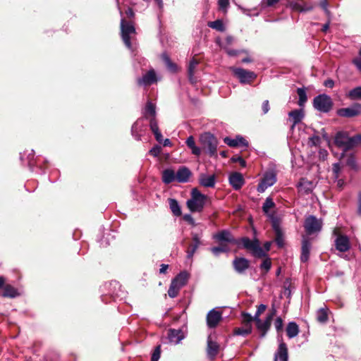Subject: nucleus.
<instances>
[{
  "label": "nucleus",
  "instance_id": "obj_1",
  "mask_svg": "<svg viewBox=\"0 0 361 361\" xmlns=\"http://www.w3.org/2000/svg\"><path fill=\"white\" fill-rule=\"evenodd\" d=\"M207 196L201 193L197 188L191 191V197L186 202V205L191 212H201L206 204Z\"/></svg>",
  "mask_w": 361,
  "mask_h": 361
},
{
  "label": "nucleus",
  "instance_id": "obj_2",
  "mask_svg": "<svg viewBox=\"0 0 361 361\" xmlns=\"http://www.w3.org/2000/svg\"><path fill=\"white\" fill-rule=\"evenodd\" d=\"M200 141L202 148L210 157L216 155L218 140L212 133H204L202 134Z\"/></svg>",
  "mask_w": 361,
  "mask_h": 361
},
{
  "label": "nucleus",
  "instance_id": "obj_3",
  "mask_svg": "<svg viewBox=\"0 0 361 361\" xmlns=\"http://www.w3.org/2000/svg\"><path fill=\"white\" fill-rule=\"evenodd\" d=\"M240 241L243 247L251 251L254 257H263L266 256V253L260 246L258 240L255 239L252 240L247 237H244L241 238Z\"/></svg>",
  "mask_w": 361,
  "mask_h": 361
},
{
  "label": "nucleus",
  "instance_id": "obj_4",
  "mask_svg": "<svg viewBox=\"0 0 361 361\" xmlns=\"http://www.w3.org/2000/svg\"><path fill=\"white\" fill-rule=\"evenodd\" d=\"M121 37L125 45L131 51H133L130 42V35L135 33V28L132 23L127 22L124 18L121 20Z\"/></svg>",
  "mask_w": 361,
  "mask_h": 361
},
{
  "label": "nucleus",
  "instance_id": "obj_5",
  "mask_svg": "<svg viewBox=\"0 0 361 361\" xmlns=\"http://www.w3.org/2000/svg\"><path fill=\"white\" fill-rule=\"evenodd\" d=\"M313 105L320 112L328 113L332 109L333 102L329 96L322 94L314 98Z\"/></svg>",
  "mask_w": 361,
  "mask_h": 361
},
{
  "label": "nucleus",
  "instance_id": "obj_6",
  "mask_svg": "<svg viewBox=\"0 0 361 361\" xmlns=\"http://www.w3.org/2000/svg\"><path fill=\"white\" fill-rule=\"evenodd\" d=\"M241 316L243 326L235 329L234 334L246 336L250 334L252 330V315L247 312H242Z\"/></svg>",
  "mask_w": 361,
  "mask_h": 361
},
{
  "label": "nucleus",
  "instance_id": "obj_7",
  "mask_svg": "<svg viewBox=\"0 0 361 361\" xmlns=\"http://www.w3.org/2000/svg\"><path fill=\"white\" fill-rule=\"evenodd\" d=\"M231 70L242 84L250 83L257 78V75L254 72L242 68L231 67Z\"/></svg>",
  "mask_w": 361,
  "mask_h": 361
},
{
  "label": "nucleus",
  "instance_id": "obj_8",
  "mask_svg": "<svg viewBox=\"0 0 361 361\" xmlns=\"http://www.w3.org/2000/svg\"><path fill=\"white\" fill-rule=\"evenodd\" d=\"M304 227L307 234L319 233L322 228V221L314 216L310 215L305 219Z\"/></svg>",
  "mask_w": 361,
  "mask_h": 361
},
{
  "label": "nucleus",
  "instance_id": "obj_9",
  "mask_svg": "<svg viewBox=\"0 0 361 361\" xmlns=\"http://www.w3.org/2000/svg\"><path fill=\"white\" fill-rule=\"evenodd\" d=\"M276 182V174L274 171H270L266 172L259 183L257 185V190L258 192H264L268 188L272 186Z\"/></svg>",
  "mask_w": 361,
  "mask_h": 361
},
{
  "label": "nucleus",
  "instance_id": "obj_10",
  "mask_svg": "<svg viewBox=\"0 0 361 361\" xmlns=\"http://www.w3.org/2000/svg\"><path fill=\"white\" fill-rule=\"evenodd\" d=\"M337 114L341 117L350 118L361 114V104H355L347 108H342L337 111Z\"/></svg>",
  "mask_w": 361,
  "mask_h": 361
},
{
  "label": "nucleus",
  "instance_id": "obj_11",
  "mask_svg": "<svg viewBox=\"0 0 361 361\" xmlns=\"http://www.w3.org/2000/svg\"><path fill=\"white\" fill-rule=\"evenodd\" d=\"M158 78L154 69H150L141 78H137V82L140 86L147 87L157 82Z\"/></svg>",
  "mask_w": 361,
  "mask_h": 361
},
{
  "label": "nucleus",
  "instance_id": "obj_12",
  "mask_svg": "<svg viewBox=\"0 0 361 361\" xmlns=\"http://www.w3.org/2000/svg\"><path fill=\"white\" fill-rule=\"evenodd\" d=\"M221 319V312L213 309L207 313V324L211 329L215 328Z\"/></svg>",
  "mask_w": 361,
  "mask_h": 361
},
{
  "label": "nucleus",
  "instance_id": "obj_13",
  "mask_svg": "<svg viewBox=\"0 0 361 361\" xmlns=\"http://www.w3.org/2000/svg\"><path fill=\"white\" fill-rule=\"evenodd\" d=\"M185 338L184 334L180 329H170L168 331L167 338L170 343L177 345Z\"/></svg>",
  "mask_w": 361,
  "mask_h": 361
},
{
  "label": "nucleus",
  "instance_id": "obj_14",
  "mask_svg": "<svg viewBox=\"0 0 361 361\" xmlns=\"http://www.w3.org/2000/svg\"><path fill=\"white\" fill-rule=\"evenodd\" d=\"M233 266L237 273L243 274L249 268L250 262L244 257H235L233 261Z\"/></svg>",
  "mask_w": 361,
  "mask_h": 361
},
{
  "label": "nucleus",
  "instance_id": "obj_15",
  "mask_svg": "<svg viewBox=\"0 0 361 361\" xmlns=\"http://www.w3.org/2000/svg\"><path fill=\"white\" fill-rule=\"evenodd\" d=\"M335 246L339 252H345L348 251L350 247L349 238L346 235H338L335 240Z\"/></svg>",
  "mask_w": 361,
  "mask_h": 361
},
{
  "label": "nucleus",
  "instance_id": "obj_16",
  "mask_svg": "<svg viewBox=\"0 0 361 361\" xmlns=\"http://www.w3.org/2000/svg\"><path fill=\"white\" fill-rule=\"evenodd\" d=\"M224 142L231 147H236L239 146L247 147L248 142L241 135H237L234 139L229 137H226Z\"/></svg>",
  "mask_w": 361,
  "mask_h": 361
},
{
  "label": "nucleus",
  "instance_id": "obj_17",
  "mask_svg": "<svg viewBox=\"0 0 361 361\" xmlns=\"http://www.w3.org/2000/svg\"><path fill=\"white\" fill-rule=\"evenodd\" d=\"M245 180L240 173L235 172L229 176V183L233 189L238 190L244 185Z\"/></svg>",
  "mask_w": 361,
  "mask_h": 361
},
{
  "label": "nucleus",
  "instance_id": "obj_18",
  "mask_svg": "<svg viewBox=\"0 0 361 361\" xmlns=\"http://www.w3.org/2000/svg\"><path fill=\"white\" fill-rule=\"evenodd\" d=\"M312 247V244L310 240L306 238L303 237L302 240V247H301V255L300 260L302 262H306L308 261L310 257V250Z\"/></svg>",
  "mask_w": 361,
  "mask_h": 361
},
{
  "label": "nucleus",
  "instance_id": "obj_19",
  "mask_svg": "<svg viewBox=\"0 0 361 361\" xmlns=\"http://www.w3.org/2000/svg\"><path fill=\"white\" fill-rule=\"evenodd\" d=\"M272 320V315H267L264 321L261 319L256 322L257 329L261 332L260 337L263 338L269 331Z\"/></svg>",
  "mask_w": 361,
  "mask_h": 361
},
{
  "label": "nucleus",
  "instance_id": "obj_20",
  "mask_svg": "<svg viewBox=\"0 0 361 361\" xmlns=\"http://www.w3.org/2000/svg\"><path fill=\"white\" fill-rule=\"evenodd\" d=\"M288 347L287 345L281 341L279 348L274 355V361H288Z\"/></svg>",
  "mask_w": 361,
  "mask_h": 361
},
{
  "label": "nucleus",
  "instance_id": "obj_21",
  "mask_svg": "<svg viewBox=\"0 0 361 361\" xmlns=\"http://www.w3.org/2000/svg\"><path fill=\"white\" fill-rule=\"evenodd\" d=\"M219 349V344L212 340V337L209 336L207 338V353L209 358L214 359L217 355Z\"/></svg>",
  "mask_w": 361,
  "mask_h": 361
},
{
  "label": "nucleus",
  "instance_id": "obj_22",
  "mask_svg": "<svg viewBox=\"0 0 361 361\" xmlns=\"http://www.w3.org/2000/svg\"><path fill=\"white\" fill-rule=\"evenodd\" d=\"M199 183L204 187L213 188L214 187L216 183L215 176L214 175L202 173L199 177Z\"/></svg>",
  "mask_w": 361,
  "mask_h": 361
},
{
  "label": "nucleus",
  "instance_id": "obj_23",
  "mask_svg": "<svg viewBox=\"0 0 361 361\" xmlns=\"http://www.w3.org/2000/svg\"><path fill=\"white\" fill-rule=\"evenodd\" d=\"M176 180L179 183H186L188 181L191 176L190 171L185 166H182L178 169L176 173Z\"/></svg>",
  "mask_w": 361,
  "mask_h": 361
},
{
  "label": "nucleus",
  "instance_id": "obj_24",
  "mask_svg": "<svg viewBox=\"0 0 361 361\" xmlns=\"http://www.w3.org/2000/svg\"><path fill=\"white\" fill-rule=\"evenodd\" d=\"M144 116L149 119V125L151 124V121L153 119H156V106L155 105L150 101L147 102L144 111Z\"/></svg>",
  "mask_w": 361,
  "mask_h": 361
},
{
  "label": "nucleus",
  "instance_id": "obj_25",
  "mask_svg": "<svg viewBox=\"0 0 361 361\" xmlns=\"http://www.w3.org/2000/svg\"><path fill=\"white\" fill-rule=\"evenodd\" d=\"M288 116L290 118L293 122L292 128H293L295 125L301 122V121L303 119L305 116L304 111L302 109H295L288 113Z\"/></svg>",
  "mask_w": 361,
  "mask_h": 361
},
{
  "label": "nucleus",
  "instance_id": "obj_26",
  "mask_svg": "<svg viewBox=\"0 0 361 361\" xmlns=\"http://www.w3.org/2000/svg\"><path fill=\"white\" fill-rule=\"evenodd\" d=\"M213 238L219 241H224L231 243H236L235 240L232 237L231 233L227 230H223L214 235Z\"/></svg>",
  "mask_w": 361,
  "mask_h": 361
},
{
  "label": "nucleus",
  "instance_id": "obj_27",
  "mask_svg": "<svg viewBox=\"0 0 361 361\" xmlns=\"http://www.w3.org/2000/svg\"><path fill=\"white\" fill-rule=\"evenodd\" d=\"M188 280V274L186 271H182L172 279L171 283L181 289L187 283Z\"/></svg>",
  "mask_w": 361,
  "mask_h": 361
},
{
  "label": "nucleus",
  "instance_id": "obj_28",
  "mask_svg": "<svg viewBox=\"0 0 361 361\" xmlns=\"http://www.w3.org/2000/svg\"><path fill=\"white\" fill-rule=\"evenodd\" d=\"M192 244L190 246L188 250L187 255L188 258L192 257L197 249L201 244L200 238L197 233L192 234Z\"/></svg>",
  "mask_w": 361,
  "mask_h": 361
},
{
  "label": "nucleus",
  "instance_id": "obj_29",
  "mask_svg": "<svg viewBox=\"0 0 361 361\" xmlns=\"http://www.w3.org/2000/svg\"><path fill=\"white\" fill-rule=\"evenodd\" d=\"M360 145H361V135L357 134L353 137L348 136L347 143H345L344 151L346 152Z\"/></svg>",
  "mask_w": 361,
  "mask_h": 361
},
{
  "label": "nucleus",
  "instance_id": "obj_30",
  "mask_svg": "<svg viewBox=\"0 0 361 361\" xmlns=\"http://www.w3.org/2000/svg\"><path fill=\"white\" fill-rule=\"evenodd\" d=\"M176 180V173L171 169H167L162 172V181L165 184H169Z\"/></svg>",
  "mask_w": 361,
  "mask_h": 361
},
{
  "label": "nucleus",
  "instance_id": "obj_31",
  "mask_svg": "<svg viewBox=\"0 0 361 361\" xmlns=\"http://www.w3.org/2000/svg\"><path fill=\"white\" fill-rule=\"evenodd\" d=\"M286 334L289 338L296 337L299 334L298 325L294 322H289L286 327Z\"/></svg>",
  "mask_w": 361,
  "mask_h": 361
},
{
  "label": "nucleus",
  "instance_id": "obj_32",
  "mask_svg": "<svg viewBox=\"0 0 361 361\" xmlns=\"http://www.w3.org/2000/svg\"><path fill=\"white\" fill-rule=\"evenodd\" d=\"M185 143L188 147L191 149V152L192 154L197 157L200 155L202 152L201 149L195 145L193 136H189L187 138Z\"/></svg>",
  "mask_w": 361,
  "mask_h": 361
},
{
  "label": "nucleus",
  "instance_id": "obj_33",
  "mask_svg": "<svg viewBox=\"0 0 361 361\" xmlns=\"http://www.w3.org/2000/svg\"><path fill=\"white\" fill-rule=\"evenodd\" d=\"M298 188L300 191H303L305 193L308 194L313 189V183L305 178H302L298 184Z\"/></svg>",
  "mask_w": 361,
  "mask_h": 361
},
{
  "label": "nucleus",
  "instance_id": "obj_34",
  "mask_svg": "<svg viewBox=\"0 0 361 361\" xmlns=\"http://www.w3.org/2000/svg\"><path fill=\"white\" fill-rule=\"evenodd\" d=\"M197 64H198V61L195 59H191L189 63V66H188V79L192 84H194L196 82V79L194 77V73H195V70Z\"/></svg>",
  "mask_w": 361,
  "mask_h": 361
},
{
  "label": "nucleus",
  "instance_id": "obj_35",
  "mask_svg": "<svg viewBox=\"0 0 361 361\" xmlns=\"http://www.w3.org/2000/svg\"><path fill=\"white\" fill-rule=\"evenodd\" d=\"M2 297L14 298L19 294L18 290L11 285H6L4 287V291L1 294Z\"/></svg>",
  "mask_w": 361,
  "mask_h": 361
},
{
  "label": "nucleus",
  "instance_id": "obj_36",
  "mask_svg": "<svg viewBox=\"0 0 361 361\" xmlns=\"http://www.w3.org/2000/svg\"><path fill=\"white\" fill-rule=\"evenodd\" d=\"M150 129L153 132L155 138L157 142H161L163 141V136L159 129L158 123L156 119H153L151 121V124L149 125Z\"/></svg>",
  "mask_w": 361,
  "mask_h": 361
},
{
  "label": "nucleus",
  "instance_id": "obj_37",
  "mask_svg": "<svg viewBox=\"0 0 361 361\" xmlns=\"http://www.w3.org/2000/svg\"><path fill=\"white\" fill-rule=\"evenodd\" d=\"M275 207V203L274 202L272 198L268 197L266 198L263 205H262V211L263 212L269 217V215H274V214L270 213V209H272Z\"/></svg>",
  "mask_w": 361,
  "mask_h": 361
},
{
  "label": "nucleus",
  "instance_id": "obj_38",
  "mask_svg": "<svg viewBox=\"0 0 361 361\" xmlns=\"http://www.w3.org/2000/svg\"><path fill=\"white\" fill-rule=\"evenodd\" d=\"M348 135L345 133L339 132L335 136V143L345 149V143H347Z\"/></svg>",
  "mask_w": 361,
  "mask_h": 361
},
{
  "label": "nucleus",
  "instance_id": "obj_39",
  "mask_svg": "<svg viewBox=\"0 0 361 361\" xmlns=\"http://www.w3.org/2000/svg\"><path fill=\"white\" fill-rule=\"evenodd\" d=\"M169 203L170 209H171L172 213L173 214V215H175L176 216H180L181 215V209H180V207L178 201L175 199L171 198L169 200Z\"/></svg>",
  "mask_w": 361,
  "mask_h": 361
},
{
  "label": "nucleus",
  "instance_id": "obj_40",
  "mask_svg": "<svg viewBox=\"0 0 361 361\" xmlns=\"http://www.w3.org/2000/svg\"><path fill=\"white\" fill-rule=\"evenodd\" d=\"M317 319L320 323H326L328 319V309L326 308H320L317 312Z\"/></svg>",
  "mask_w": 361,
  "mask_h": 361
},
{
  "label": "nucleus",
  "instance_id": "obj_41",
  "mask_svg": "<svg viewBox=\"0 0 361 361\" xmlns=\"http://www.w3.org/2000/svg\"><path fill=\"white\" fill-rule=\"evenodd\" d=\"M347 96L352 100L361 99V86L356 87L350 90L348 92Z\"/></svg>",
  "mask_w": 361,
  "mask_h": 361
},
{
  "label": "nucleus",
  "instance_id": "obj_42",
  "mask_svg": "<svg viewBox=\"0 0 361 361\" xmlns=\"http://www.w3.org/2000/svg\"><path fill=\"white\" fill-rule=\"evenodd\" d=\"M219 45L220 46V47L221 49H224L226 51V52L227 53V54L230 56H236L240 53H247V51L244 50V49L237 50V49H230L229 47H227L226 45L221 43L220 42H219Z\"/></svg>",
  "mask_w": 361,
  "mask_h": 361
},
{
  "label": "nucleus",
  "instance_id": "obj_43",
  "mask_svg": "<svg viewBox=\"0 0 361 361\" xmlns=\"http://www.w3.org/2000/svg\"><path fill=\"white\" fill-rule=\"evenodd\" d=\"M208 26L217 31L224 32L225 30L224 25L221 20L209 22Z\"/></svg>",
  "mask_w": 361,
  "mask_h": 361
},
{
  "label": "nucleus",
  "instance_id": "obj_44",
  "mask_svg": "<svg viewBox=\"0 0 361 361\" xmlns=\"http://www.w3.org/2000/svg\"><path fill=\"white\" fill-rule=\"evenodd\" d=\"M297 93H298V97H299L298 105L300 106H303L307 100V97L306 91L303 88H298Z\"/></svg>",
  "mask_w": 361,
  "mask_h": 361
},
{
  "label": "nucleus",
  "instance_id": "obj_45",
  "mask_svg": "<svg viewBox=\"0 0 361 361\" xmlns=\"http://www.w3.org/2000/svg\"><path fill=\"white\" fill-rule=\"evenodd\" d=\"M266 309L267 306L264 304L258 305L255 315L253 317L252 316V322L255 321L256 323L257 321L260 320L259 316L265 311Z\"/></svg>",
  "mask_w": 361,
  "mask_h": 361
},
{
  "label": "nucleus",
  "instance_id": "obj_46",
  "mask_svg": "<svg viewBox=\"0 0 361 361\" xmlns=\"http://www.w3.org/2000/svg\"><path fill=\"white\" fill-rule=\"evenodd\" d=\"M180 290V288L177 287L176 285L171 283L169 288L168 290V295L170 298H174L178 295Z\"/></svg>",
  "mask_w": 361,
  "mask_h": 361
},
{
  "label": "nucleus",
  "instance_id": "obj_47",
  "mask_svg": "<svg viewBox=\"0 0 361 361\" xmlns=\"http://www.w3.org/2000/svg\"><path fill=\"white\" fill-rule=\"evenodd\" d=\"M271 262L270 258H269V257H267L266 259H264L263 260V262H262V264H260V269L262 270H264V273L268 272L269 271V269H271Z\"/></svg>",
  "mask_w": 361,
  "mask_h": 361
},
{
  "label": "nucleus",
  "instance_id": "obj_48",
  "mask_svg": "<svg viewBox=\"0 0 361 361\" xmlns=\"http://www.w3.org/2000/svg\"><path fill=\"white\" fill-rule=\"evenodd\" d=\"M140 128V121H137L132 126L131 128V133L132 135L137 140H140V135L138 134L137 130Z\"/></svg>",
  "mask_w": 361,
  "mask_h": 361
},
{
  "label": "nucleus",
  "instance_id": "obj_49",
  "mask_svg": "<svg viewBox=\"0 0 361 361\" xmlns=\"http://www.w3.org/2000/svg\"><path fill=\"white\" fill-rule=\"evenodd\" d=\"M269 219L272 222V226L276 233L278 232H282L280 227L277 218L275 216V215H269Z\"/></svg>",
  "mask_w": 361,
  "mask_h": 361
},
{
  "label": "nucleus",
  "instance_id": "obj_50",
  "mask_svg": "<svg viewBox=\"0 0 361 361\" xmlns=\"http://www.w3.org/2000/svg\"><path fill=\"white\" fill-rule=\"evenodd\" d=\"M212 252L218 256L221 252H226L228 251V248L226 246H219V247H214L211 248Z\"/></svg>",
  "mask_w": 361,
  "mask_h": 361
},
{
  "label": "nucleus",
  "instance_id": "obj_51",
  "mask_svg": "<svg viewBox=\"0 0 361 361\" xmlns=\"http://www.w3.org/2000/svg\"><path fill=\"white\" fill-rule=\"evenodd\" d=\"M160 354H161V346L158 345L154 349L152 355V361H158L160 358Z\"/></svg>",
  "mask_w": 361,
  "mask_h": 361
},
{
  "label": "nucleus",
  "instance_id": "obj_52",
  "mask_svg": "<svg viewBox=\"0 0 361 361\" xmlns=\"http://www.w3.org/2000/svg\"><path fill=\"white\" fill-rule=\"evenodd\" d=\"M275 242L279 247H282L283 246V237L282 232H278L276 233Z\"/></svg>",
  "mask_w": 361,
  "mask_h": 361
},
{
  "label": "nucleus",
  "instance_id": "obj_53",
  "mask_svg": "<svg viewBox=\"0 0 361 361\" xmlns=\"http://www.w3.org/2000/svg\"><path fill=\"white\" fill-rule=\"evenodd\" d=\"M289 5L291 9L296 11L302 12V2L292 1L290 3Z\"/></svg>",
  "mask_w": 361,
  "mask_h": 361
},
{
  "label": "nucleus",
  "instance_id": "obj_54",
  "mask_svg": "<svg viewBox=\"0 0 361 361\" xmlns=\"http://www.w3.org/2000/svg\"><path fill=\"white\" fill-rule=\"evenodd\" d=\"M279 0H262L261 2V6L262 8H265L267 6H272L276 3H278Z\"/></svg>",
  "mask_w": 361,
  "mask_h": 361
},
{
  "label": "nucleus",
  "instance_id": "obj_55",
  "mask_svg": "<svg viewBox=\"0 0 361 361\" xmlns=\"http://www.w3.org/2000/svg\"><path fill=\"white\" fill-rule=\"evenodd\" d=\"M161 151V147L159 145H155L149 150V154L153 157H157Z\"/></svg>",
  "mask_w": 361,
  "mask_h": 361
},
{
  "label": "nucleus",
  "instance_id": "obj_56",
  "mask_svg": "<svg viewBox=\"0 0 361 361\" xmlns=\"http://www.w3.org/2000/svg\"><path fill=\"white\" fill-rule=\"evenodd\" d=\"M234 40L235 39L232 36L228 35L226 37L224 42H221L220 39H217L216 43L219 44V42H220L221 43L226 45L227 47H228V46H230L231 44H232L233 43Z\"/></svg>",
  "mask_w": 361,
  "mask_h": 361
},
{
  "label": "nucleus",
  "instance_id": "obj_57",
  "mask_svg": "<svg viewBox=\"0 0 361 361\" xmlns=\"http://www.w3.org/2000/svg\"><path fill=\"white\" fill-rule=\"evenodd\" d=\"M309 144L312 146L319 145L320 143V137L317 135L312 136L309 138Z\"/></svg>",
  "mask_w": 361,
  "mask_h": 361
},
{
  "label": "nucleus",
  "instance_id": "obj_58",
  "mask_svg": "<svg viewBox=\"0 0 361 361\" xmlns=\"http://www.w3.org/2000/svg\"><path fill=\"white\" fill-rule=\"evenodd\" d=\"M218 5L219 9L226 11L229 6V0H219Z\"/></svg>",
  "mask_w": 361,
  "mask_h": 361
},
{
  "label": "nucleus",
  "instance_id": "obj_59",
  "mask_svg": "<svg viewBox=\"0 0 361 361\" xmlns=\"http://www.w3.org/2000/svg\"><path fill=\"white\" fill-rule=\"evenodd\" d=\"M283 320L281 317H277L274 322V326L276 331L279 332L283 329Z\"/></svg>",
  "mask_w": 361,
  "mask_h": 361
},
{
  "label": "nucleus",
  "instance_id": "obj_60",
  "mask_svg": "<svg viewBox=\"0 0 361 361\" xmlns=\"http://www.w3.org/2000/svg\"><path fill=\"white\" fill-rule=\"evenodd\" d=\"M319 6H321V8L324 11L325 13L329 16L330 12L328 9V2H327V0H321L320 3H319Z\"/></svg>",
  "mask_w": 361,
  "mask_h": 361
},
{
  "label": "nucleus",
  "instance_id": "obj_61",
  "mask_svg": "<svg viewBox=\"0 0 361 361\" xmlns=\"http://www.w3.org/2000/svg\"><path fill=\"white\" fill-rule=\"evenodd\" d=\"M183 219L185 221H186L187 222H188L192 226H196V223H195L194 219L192 218V216L190 214H185L183 216Z\"/></svg>",
  "mask_w": 361,
  "mask_h": 361
},
{
  "label": "nucleus",
  "instance_id": "obj_62",
  "mask_svg": "<svg viewBox=\"0 0 361 361\" xmlns=\"http://www.w3.org/2000/svg\"><path fill=\"white\" fill-rule=\"evenodd\" d=\"M262 109L263 114H266L269 112L270 107H269V102L268 100H264L262 105Z\"/></svg>",
  "mask_w": 361,
  "mask_h": 361
},
{
  "label": "nucleus",
  "instance_id": "obj_63",
  "mask_svg": "<svg viewBox=\"0 0 361 361\" xmlns=\"http://www.w3.org/2000/svg\"><path fill=\"white\" fill-rule=\"evenodd\" d=\"M352 63L356 66L359 71H361V58L357 56L353 59Z\"/></svg>",
  "mask_w": 361,
  "mask_h": 361
},
{
  "label": "nucleus",
  "instance_id": "obj_64",
  "mask_svg": "<svg viewBox=\"0 0 361 361\" xmlns=\"http://www.w3.org/2000/svg\"><path fill=\"white\" fill-rule=\"evenodd\" d=\"M284 294L287 295V297H290L291 295V290L290 288V284L288 281H285L284 283Z\"/></svg>",
  "mask_w": 361,
  "mask_h": 361
}]
</instances>
